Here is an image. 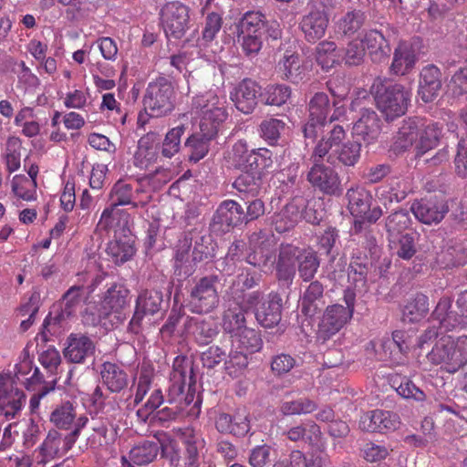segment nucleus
<instances>
[{"instance_id":"7ed1b4c3","label":"nucleus","mask_w":467,"mask_h":467,"mask_svg":"<svg viewBox=\"0 0 467 467\" xmlns=\"http://www.w3.org/2000/svg\"><path fill=\"white\" fill-rule=\"evenodd\" d=\"M192 109L199 114L201 131L208 136H215L228 118L226 94L219 88L195 96Z\"/></svg>"},{"instance_id":"2eb2a0df","label":"nucleus","mask_w":467,"mask_h":467,"mask_svg":"<svg viewBox=\"0 0 467 467\" xmlns=\"http://www.w3.org/2000/svg\"><path fill=\"white\" fill-rule=\"evenodd\" d=\"M130 215L125 210L110 205L104 209L97 224L99 234L113 235L130 232Z\"/></svg>"},{"instance_id":"6e6552de","label":"nucleus","mask_w":467,"mask_h":467,"mask_svg":"<svg viewBox=\"0 0 467 467\" xmlns=\"http://www.w3.org/2000/svg\"><path fill=\"white\" fill-rule=\"evenodd\" d=\"M281 301L277 294L271 293L264 296L259 292H252L245 296L244 303L246 309L254 312L255 318L262 327L271 328L281 320Z\"/></svg>"},{"instance_id":"f03ea898","label":"nucleus","mask_w":467,"mask_h":467,"mask_svg":"<svg viewBox=\"0 0 467 467\" xmlns=\"http://www.w3.org/2000/svg\"><path fill=\"white\" fill-rule=\"evenodd\" d=\"M296 264H297L299 276L303 281L308 282L317 274L320 260L317 252L310 247L299 248L293 244L282 245L276 265L278 279L291 284L296 275Z\"/></svg>"},{"instance_id":"e2e57ef3","label":"nucleus","mask_w":467,"mask_h":467,"mask_svg":"<svg viewBox=\"0 0 467 467\" xmlns=\"http://www.w3.org/2000/svg\"><path fill=\"white\" fill-rule=\"evenodd\" d=\"M285 124L278 119L270 118L260 124V135L269 144H275L285 130Z\"/></svg>"},{"instance_id":"774afa93","label":"nucleus","mask_w":467,"mask_h":467,"mask_svg":"<svg viewBox=\"0 0 467 467\" xmlns=\"http://www.w3.org/2000/svg\"><path fill=\"white\" fill-rule=\"evenodd\" d=\"M234 186L240 193L254 197L258 195L260 192V180L245 172L234 181Z\"/></svg>"},{"instance_id":"13d9d810","label":"nucleus","mask_w":467,"mask_h":467,"mask_svg":"<svg viewBox=\"0 0 467 467\" xmlns=\"http://www.w3.org/2000/svg\"><path fill=\"white\" fill-rule=\"evenodd\" d=\"M265 16L261 12H246L239 23L240 34H263Z\"/></svg>"},{"instance_id":"603ef678","label":"nucleus","mask_w":467,"mask_h":467,"mask_svg":"<svg viewBox=\"0 0 467 467\" xmlns=\"http://www.w3.org/2000/svg\"><path fill=\"white\" fill-rule=\"evenodd\" d=\"M451 337H441L428 355L431 362L442 365L448 371V367H451Z\"/></svg>"},{"instance_id":"20e7f679","label":"nucleus","mask_w":467,"mask_h":467,"mask_svg":"<svg viewBox=\"0 0 467 467\" xmlns=\"http://www.w3.org/2000/svg\"><path fill=\"white\" fill-rule=\"evenodd\" d=\"M160 450L164 457L174 461L178 458V446L166 433H160L153 440H144L136 443L127 454L121 456L122 467L146 465L152 462Z\"/></svg>"},{"instance_id":"052dcab7","label":"nucleus","mask_w":467,"mask_h":467,"mask_svg":"<svg viewBox=\"0 0 467 467\" xmlns=\"http://www.w3.org/2000/svg\"><path fill=\"white\" fill-rule=\"evenodd\" d=\"M247 352L235 348L225 361V369L229 376L237 378L243 374L248 365Z\"/></svg>"},{"instance_id":"6ab92c4d","label":"nucleus","mask_w":467,"mask_h":467,"mask_svg":"<svg viewBox=\"0 0 467 467\" xmlns=\"http://www.w3.org/2000/svg\"><path fill=\"white\" fill-rule=\"evenodd\" d=\"M400 417L391 411L374 410L363 414L359 420V428L366 431H394L400 426Z\"/></svg>"},{"instance_id":"c756f323","label":"nucleus","mask_w":467,"mask_h":467,"mask_svg":"<svg viewBox=\"0 0 467 467\" xmlns=\"http://www.w3.org/2000/svg\"><path fill=\"white\" fill-rule=\"evenodd\" d=\"M215 426L218 431L235 436H244L250 431L248 414L244 410H238L234 416L227 413L220 414L216 419Z\"/></svg>"},{"instance_id":"69168bd1","label":"nucleus","mask_w":467,"mask_h":467,"mask_svg":"<svg viewBox=\"0 0 467 467\" xmlns=\"http://www.w3.org/2000/svg\"><path fill=\"white\" fill-rule=\"evenodd\" d=\"M133 194L132 186L123 180L118 181L110 191L111 205L117 207L131 203Z\"/></svg>"},{"instance_id":"0eeeda50","label":"nucleus","mask_w":467,"mask_h":467,"mask_svg":"<svg viewBox=\"0 0 467 467\" xmlns=\"http://www.w3.org/2000/svg\"><path fill=\"white\" fill-rule=\"evenodd\" d=\"M348 210L355 218L354 229L358 232L363 223H373L382 216V210L379 206L372 207L373 197L365 187L356 184L346 192Z\"/></svg>"},{"instance_id":"c03bdc74","label":"nucleus","mask_w":467,"mask_h":467,"mask_svg":"<svg viewBox=\"0 0 467 467\" xmlns=\"http://www.w3.org/2000/svg\"><path fill=\"white\" fill-rule=\"evenodd\" d=\"M213 137L201 131V134H193L187 139L185 148L188 150L190 161L196 163L207 155L210 140Z\"/></svg>"},{"instance_id":"6e6d98bb","label":"nucleus","mask_w":467,"mask_h":467,"mask_svg":"<svg viewBox=\"0 0 467 467\" xmlns=\"http://www.w3.org/2000/svg\"><path fill=\"white\" fill-rule=\"evenodd\" d=\"M451 367L448 372L454 373L467 363V337L462 336L456 340L451 338Z\"/></svg>"},{"instance_id":"864d4df0","label":"nucleus","mask_w":467,"mask_h":467,"mask_svg":"<svg viewBox=\"0 0 467 467\" xmlns=\"http://www.w3.org/2000/svg\"><path fill=\"white\" fill-rule=\"evenodd\" d=\"M76 411L69 401L57 406L50 414V421L59 429L68 430L76 419Z\"/></svg>"},{"instance_id":"680f3d73","label":"nucleus","mask_w":467,"mask_h":467,"mask_svg":"<svg viewBox=\"0 0 467 467\" xmlns=\"http://www.w3.org/2000/svg\"><path fill=\"white\" fill-rule=\"evenodd\" d=\"M264 97L266 104L282 106L291 97V88L285 84L270 85L265 88Z\"/></svg>"},{"instance_id":"ea45409f","label":"nucleus","mask_w":467,"mask_h":467,"mask_svg":"<svg viewBox=\"0 0 467 467\" xmlns=\"http://www.w3.org/2000/svg\"><path fill=\"white\" fill-rule=\"evenodd\" d=\"M262 339L257 332L246 327L232 336L233 348L249 354L259 351L262 348Z\"/></svg>"},{"instance_id":"37998d69","label":"nucleus","mask_w":467,"mask_h":467,"mask_svg":"<svg viewBox=\"0 0 467 467\" xmlns=\"http://www.w3.org/2000/svg\"><path fill=\"white\" fill-rule=\"evenodd\" d=\"M451 306V299L449 297H442L432 313V317L447 331L461 326L462 322L458 315L450 311Z\"/></svg>"},{"instance_id":"a878e982","label":"nucleus","mask_w":467,"mask_h":467,"mask_svg":"<svg viewBox=\"0 0 467 467\" xmlns=\"http://www.w3.org/2000/svg\"><path fill=\"white\" fill-rule=\"evenodd\" d=\"M135 236L130 233L113 235L108 244L106 253L116 265H122L135 254Z\"/></svg>"},{"instance_id":"49530a36","label":"nucleus","mask_w":467,"mask_h":467,"mask_svg":"<svg viewBox=\"0 0 467 467\" xmlns=\"http://www.w3.org/2000/svg\"><path fill=\"white\" fill-rule=\"evenodd\" d=\"M391 386L397 393L404 399L413 400L418 402L426 400V394L418 388L410 379L394 376L390 379Z\"/></svg>"},{"instance_id":"b1692460","label":"nucleus","mask_w":467,"mask_h":467,"mask_svg":"<svg viewBox=\"0 0 467 467\" xmlns=\"http://www.w3.org/2000/svg\"><path fill=\"white\" fill-rule=\"evenodd\" d=\"M441 88V72L435 65H427L420 74L418 97L425 103L432 102Z\"/></svg>"},{"instance_id":"ddd939ff","label":"nucleus","mask_w":467,"mask_h":467,"mask_svg":"<svg viewBox=\"0 0 467 467\" xmlns=\"http://www.w3.org/2000/svg\"><path fill=\"white\" fill-rule=\"evenodd\" d=\"M25 400V393L17 387L16 377L11 373H0V412L7 419L15 418Z\"/></svg>"},{"instance_id":"2f4dec72","label":"nucleus","mask_w":467,"mask_h":467,"mask_svg":"<svg viewBox=\"0 0 467 467\" xmlns=\"http://www.w3.org/2000/svg\"><path fill=\"white\" fill-rule=\"evenodd\" d=\"M302 200H294L275 214L273 224L278 233H285L294 228L301 220L304 208Z\"/></svg>"},{"instance_id":"79ce46f5","label":"nucleus","mask_w":467,"mask_h":467,"mask_svg":"<svg viewBox=\"0 0 467 467\" xmlns=\"http://www.w3.org/2000/svg\"><path fill=\"white\" fill-rule=\"evenodd\" d=\"M245 306L237 303L230 304L223 317V327L231 337L245 327L244 311Z\"/></svg>"},{"instance_id":"423d86ee","label":"nucleus","mask_w":467,"mask_h":467,"mask_svg":"<svg viewBox=\"0 0 467 467\" xmlns=\"http://www.w3.org/2000/svg\"><path fill=\"white\" fill-rule=\"evenodd\" d=\"M130 290L120 283L111 284L104 293L99 308L98 319H93L103 326H107L106 320L113 327L122 323L126 318V311L130 306Z\"/></svg>"},{"instance_id":"dca6fc26","label":"nucleus","mask_w":467,"mask_h":467,"mask_svg":"<svg viewBox=\"0 0 467 467\" xmlns=\"http://www.w3.org/2000/svg\"><path fill=\"white\" fill-rule=\"evenodd\" d=\"M309 119L304 127L306 139H316L326 124L329 111V99L324 92H317L309 101Z\"/></svg>"},{"instance_id":"473e14b6","label":"nucleus","mask_w":467,"mask_h":467,"mask_svg":"<svg viewBox=\"0 0 467 467\" xmlns=\"http://www.w3.org/2000/svg\"><path fill=\"white\" fill-rule=\"evenodd\" d=\"M158 142L155 135L148 133L138 141L137 150L133 156V164L140 169H147L158 158Z\"/></svg>"},{"instance_id":"a211bd4d","label":"nucleus","mask_w":467,"mask_h":467,"mask_svg":"<svg viewBox=\"0 0 467 467\" xmlns=\"http://www.w3.org/2000/svg\"><path fill=\"white\" fill-rule=\"evenodd\" d=\"M352 318L351 312L344 306H327L319 324L318 333L324 339L339 332Z\"/></svg>"},{"instance_id":"a19ab883","label":"nucleus","mask_w":467,"mask_h":467,"mask_svg":"<svg viewBox=\"0 0 467 467\" xmlns=\"http://www.w3.org/2000/svg\"><path fill=\"white\" fill-rule=\"evenodd\" d=\"M102 275H97L92 278L91 284L88 286L84 285H73L70 287L64 296V301L66 305V311L68 315L75 311V307L79 305L82 301L84 295L92 293L95 288L102 282Z\"/></svg>"},{"instance_id":"9d476101","label":"nucleus","mask_w":467,"mask_h":467,"mask_svg":"<svg viewBox=\"0 0 467 467\" xmlns=\"http://www.w3.org/2000/svg\"><path fill=\"white\" fill-rule=\"evenodd\" d=\"M174 88L170 80L161 77L149 84L144 106L150 115L160 117L173 109Z\"/></svg>"},{"instance_id":"0e129e2a","label":"nucleus","mask_w":467,"mask_h":467,"mask_svg":"<svg viewBox=\"0 0 467 467\" xmlns=\"http://www.w3.org/2000/svg\"><path fill=\"white\" fill-rule=\"evenodd\" d=\"M384 348L390 349L389 357L394 362H401L403 355L409 349V346L405 342V333L400 330L394 331L392 339L384 344Z\"/></svg>"},{"instance_id":"4be33fe9","label":"nucleus","mask_w":467,"mask_h":467,"mask_svg":"<svg viewBox=\"0 0 467 467\" xmlns=\"http://www.w3.org/2000/svg\"><path fill=\"white\" fill-rule=\"evenodd\" d=\"M381 130V121L378 114L371 109H362L359 118L353 124L352 134L370 144L377 140Z\"/></svg>"},{"instance_id":"aec40b11","label":"nucleus","mask_w":467,"mask_h":467,"mask_svg":"<svg viewBox=\"0 0 467 467\" xmlns=\"http://www.w3.org/2000/svg\"><path fill=\"white\" fill-rule=\"evenodd\" d=\"M260 91L261 88L256 82L244 79L231 91L230 98L239 111L249 114L257 105Z\"/></svg>"},{"instance_id":"338daca9","label":"nucleus","mask_w":467,"mask_h":467,"mask_svg":"<svg viewBox=\"0 0 467 467\" xmlns=\"http://www.w3.org/2000/svg\"><path fill=\"white\" fill-rule=\"evenodd\" d=\"M251 150H248L244 140L236 141L229 152V160L232 164L239 169L246 170L249 166Z\"/></svg>"},{"instance_id":"c85d7f7f","label":"nucleus","mask_w":467,"mask_h":467,"mask_svg":"<svg viewBox=\"0 0 467 467\" xmlns=\"http://www.w3.org/2000/svg\"><path fill=\"white\" fill-rule=\"evenodd\" d=\"M185 331L192 335L198 344L207 345L217 335L218 328L216 322L211 317H187Z\"/></svg>"},{"instance_id":"4468645a","label":"nucleus","mask_w":467,"mask_h":467,"mask_svg":"<svg viewBox=\"0 0 467 467\" xmlns=\"http://www.w3.org/2000/svg\"><path fill=\"white\" fill-rule=\"evenodd\" d=\"M162 303V294L157 290L141 291L136 300L134 314L129 324V330L138 334L141 327L142 320L159 312Z\"/></svg>"},{"instance_id":"5fc2aeb1","label":"nucleus","mask_w":467,"mask_h":467,"mask_svg":"<svg viewBox=\"0 0 467 467\" xmlns=\"http://www.w3.org/2000/svg\"><path fill=\"white\" fill-rule=\"evenodd\" d=\"M12 192L24 201H33L36 195V182L25 175H16L12 180Z\"/></svg>"},{"instance_id":"3c124183","label":"nucleus","mask_w":467,"mask_h":467,"mask_svg":"<svg viewBox=\"0 0 467 467\" xmlns=\"http://www.w3.org/2000/svg\"><path fill=\"white\" fill-rule=\"evenodd\" d=\"M366 16L361 10H349L348 11L337 23L339 31L346 36H353L364 25Z\"/></svg>"},{"instance_id":"4d7b16f0","label":"nucleus","mask_w":467,"mask_h":467,"mask_svg":"<svg viewBox=\"0 0 467 467\" xmlns=\"http://www.w3.org/2000/svg\"><path fill=\"white\" fill-rule=\"evenodd\" d=\"M317 403L307 398H300L295 400L284 401L280 406V411L285 416L309 414L316 410Z\"/></svg>"},{"instance_id":"39448f33","label":"nucleus","mask_w":467,"mask_h":467,"mask_svg":"<svg viewBox=\"0 0 467 467\" xmlns=\"http://www.w3.org/2000/svg\"><path fill=\"white\" fill-rule=\"evenodd\" d=\"M370 91L374 95L378 109L387 119H394L406 113L411 92L403 85L396 83L386 86L384 80L377 78Z\"/></svg>"},{"instance_id":"412c9836","label":"nucleus","mask_w":467,"mask_h":467,"mask_svg":"<svg viewBox=\"0 0 467 467\" xmlns=\"http://www.w3.org/2000/svg\"><path fill=\"white\" fill-rule=\"evenodd\" d=\"M304 59L296 52L285 51L276 65V73L283 80L297 84L306 76Z\"/></svg>"},{"instance_id":"e433bc0d","label":"nucleus","mask_w":467,"mask_h":467,"mask_svg":"<svg viewBox=\"0 0 467 467\" xmlns=\"http://www.w3.org/2000/svg\"><path fill=\"white\" fill-rule=\"evenodd\" d=\"M102 382L111 392H119L128 385L127 373L118 365L105 362L100 371Z\"/></svg>"},{"instance_id":"c9c22d12","label":"nucleus","mask_w":467,"mask_h":467,"mask_svg":"<svg viewBox=\"0 0 467 467\" xmlns=\"http://www.w3.org/2000/svg\"><path fill=\"white\" fill-rule=\"evenodd\" d=\"M323 293L324 287L321 283H310L301 297V308L306 316L313 317L323 307Z\"/></svg>"},{"instance_id":"bf43d9fd","label":"nucleus","mask_w":467,"mask_h":467,"mask_svg":"<svg viewBox=\"0 0 467 467\" xmlns=\"http://www.w3.org/2000/svg\"><path fill=\"white\" fill-rule=\"evenodd\" d=\"M183 125L171 129L162 142L161 153L166 158H171L179 152L181 148V138L184 134Z\"/></svg>"},{"instance_id":"f8f14e48","label":"nucleus","mask_w":467,"mask_h":467,"mask_svg":"<svg viewBox=\"0 0 467 467\" xmlns=\"http://www.w3.org/2000/svg\"><path fill=\"white\" fill-rule=\"evenodd\" d=\"M217 282V276L211 275L202 277L196 283L191 292L190 306L192 312L207 314L218 306Z\"/></svg>"},{"instance_id":"f3484780","label":"nucleus","mask_w":467,"mask_h":467,"mask_svg":"<svg viewBox=\"0 0 467 467\" xmlns=\"http://www.w3.org/2000/svg\"><path fill=\"white\" fill-rule=\"evenodd\" d=\"M307 179L314 187L325 194L338 196L343 192L338 173L329 166L314 164L307 174Z\"/></svg>"},{"instance_id":"393cba45","label":"nucleus","mask_w":467,"mask_h":467,"mask_svg":"<svg viewBox=\"0 0 467 467\" xmlns=\"http://www.w3.org/2000/svg\"><path fill=\"white\" fill-rule=\"evenodd\" d=\"M328 17L324 8L312 6L301 21V29L309 42H316L325 36Z\"/></svg>"},{"instance_id":"a18cd8bd","label":"nucleus","mask_w":467,"mask_h":467,"mask_svg":"<svg viewBox=\"0 0 467 467\" xmlns=\"http://www.w3.org/2000/svg\"><path fill=\"white\" fill-rule=\"evenodd\" d=\"M429 311V299L423 294H418L408 300L403 308V318L409 322H417L423 318Z\"/></svg>"},{"instance_id":"de8ad7c7","label":"nucleus","mask_w":467,"mask_h":467,"mask_svg":"<svg viewBox=\"0 0 467 467\" xmlns=\"http://www.w3.org/2000/svg\"><path fill=\"white\" fill-rule=\"evenodd\" d=\"M186 446V462L188 467H196L199 462V450L203 447V440L192 429H185L182 432Z\"/></svg>"},{"instance_id":"8fccbe9b","label":"nucleus","mask_w":467,"mask_h":467,"mask_svg":"<svg viewBox=\"0 0 467 467\" xmlns=\"http://www.w3.org/2000/svg\"><path fill=\"white\" fill-rule=\"evenodd\" d=\"M341 58L334 42L324 41L317 47V61L325 70L332 68Z\"/></svg>"},{"instance_id":"4c0bfd02","label":"nucleus","mask_w":467,"mask_h":467,"mask_svg":"<svg viewBox=\"0 0 467 467\" xmlns=\"http://www.w3.org/2000/svg\"><path fill=\"white\" fill-rule=\"evenodd\" d=\"M411 219L409 212L398 211L391 213L386 220V229L390 244H395L397 240L405 233H409Z\"/></svg>"},{"instance_id":"72a5a7b5","label":"nucleus","mask_w":467,"mask_h":467,"mask_svg":"<svg viewBox=\"0 0 467 467\" xmlns=\"http://www.w3.org/2000/svg\"><path fill=\"white\" fill-rule=\"evenodd\" d=\"M94 348L93 342L88 337L72 334L67 337L64 356L72 363H81L92 355Z\"/></svg>"},{"instance_id":"f704fd0d","label":"nucleus","mask_w":467,"mask_h":467,"mask_svg":"<svg viewBox=\"0 0 467 467\" xmlns=\"http://www.w3.org/2000/svg\"><path fill=\"white\" fill-rule=\"evenodd\" d=\"M362 42L368 49L371 58L375 61H381L390 53L389 41L379 30L371 29L367 31L362 37Z\"/></svg>"},{"instance_id":"7c9ffc66","label":"nucleus","mask_w":467,"mask_h":467,"mask_svg":"<svg viewBox=\"0 0 467 467\" xmlns=\"http://www.w3.org/2000/svg\"><path fill=\"white\" fill-rule=\"evenodd\" d=\"M75 434H67L65 437L53 430L50 431L41 445V453L46 459H53L56 456L66 454L75 444Z\"/></svg>"},{"instance_id":"09e8293b","label":"nucleus","mask_w":467,"mask_h":467,"mask_svg":"<svg viewBox=\"0 0 467 467\" xmlns=\"http://www.w3.org/2000/svg\"><path fill=\"white\" fill-rule=\"evenodd\" d=\"M361 155V144L358 141L343 142L341 146L334 150L333 157H335L339 163L346 167L355 166Z\"/></svg>"},{"instance_id":"f257e3e1","label":"nucleus","mask_w":467,"mask_h":467,"mask_svg":"<svg viewBox=\"0 0 467 467\" xmlns=\"http://www.w3.org/2000/svg\"><path fill=\"white\" fill-rule=\"evenodd\" d=\"M441 129L438 123L423 122L418 119H405L393 138L390 150L402 153L413 148L420 157L438 145Z\"/></svg>"},{"instance_id":"1a4fd4ad","label":"nucleus","mask_w":467,"mask_h":467,"mask_svg":"<svg viewBox=\"0 0 467 467\" xmlns=\"http://www.w3.org/2000/svg\"><path fill=\"white\" fill-rule=\"evenodd\" d=\"M189 7L178 1L165 4L160 12L161 25L169 40L182 38L189 29Z\"/></svg>"},{"instance_id":"5701e85b","label":"nucleus","mask_w":467,"mask_h":467,"mask_svg":"<svg viewBox=\"0 0 467 467\" xmlns=\"http://www.w3.org/2000/svg\"><path fill=\"white\" fill-rule=\"evenodd\" d=\"M414 216L422 223H439L448 213L449 208L442 201L421 199L415 201L410 207Z\"/></svg>"},{"instance_id":"cd10ccee","label":"nucleus","mask_w":467,"mask_h":467,"mask_svg":"<svg viewBox=\"0 0 467 467\" xmlns=\"http://www.w3.org/2000/svg\"><path fill=\"white\" fill-rule=\"evenodd\" d=\"M347 137L344 128L340 125H334L333 128L327 131L317 141L314 148L312 158L314 161H318L327 156L330 150L332 151L328 159L333 158L334 150L341 146Z\"/></svg>"},{"instance_id":"bb28decb","label":"nucleus","mask_w":467,"mask_h":467,"mask_svg":"<svg viewBox=\"0 0 467 467\" xmlns=\"http://www.w3.org/2000/svg\"><path fill=\"white\" fill-rule=\"evenodd\" d=\"M417 60L413 45L401 41L394 50L390 71L398 76H405L414 68Z\"/></svg>"},{"instance_id":"9b49d317","label":"nucleus","mask_w":467,"mask_h":467,"mask_svg":"<svg viewBox=\"0 0 467 467\" xmlns=\"http://www.w3.org/2000/svg\"><path fill=\"white\" fill-rule=\"evenodd\" d=\"M275 255L274 237L265 232L254 233L249 237L246 252V262L262 271L272 266Z\"/></svg>"},{"instance_id":"58836bf2","label":"nucleus","mask_w":467,"mask_h":467,"mask_svg":"<svg viewBox=\"0 0 467 467\" xmlns=\"http://www.w3.org/2000/svg\"><path fill=\"white\" fill-rule=\"evenodd\" d=\"M215 219L218 223L227 226H235L242 223L245 215L242 206L233 200L224 201L217 209Z\"/></svg>"}]
</instances>
